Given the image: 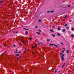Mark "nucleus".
<instances>
[{"mask_svg": "<svg viewBox=\"0 0 74 74\" xmlns=\"http://www.w3.org/2000/svg\"><path fill=\"white\" fill-rule=\"evenodd\" d=\"M38 31H39V32H41V30H39Z\"/></svg>", "mask_w": 74, "mask_h": 74, "instance_id": "26", "label": "nucleus"}, {"mask_svg": "<svg viewBox=\"0 0 74 74\" xmlns=\"http://www.w3.org/2000/svg\"><path fill=\"white\" fill-rule=\"evenodd\" d=\"M35 46H34V47H32V48H35Z\"/></svg>", "mask_w": 74, "mask_h": 74, "instance_id": "29", "label": "nucleus"}, {"mask_svg": "<svg viewBox=\"0 0 74 74\" xmlns=\"http://www.w3.org/2000/svg\"><path fill=\"white\" fill-rule=\"evenodd\" d=\"M23 29H25V30H29V29H26L25 28H23Z\"/></svg>", "mask_w": 74, "mask_h": 74, "instance_id": "9", "label": "nucleus"}, {"mask_svg": "<svg viewBox=\"0 0 74 74\" xmlns=\"http://www.w3.org/2000/svg\"><path fill=\"white\" fill-rule=\"evenodd\" d=\"M74 28H72L71 29L72 31H73V30H74Z\"/></svg>", "mask_w": 74, "mask_h": 74, "instance_id": "23", "label": "nucleus"}, {"mask_svg": "<svg viewBox=\"0 0 74 74\" xmlns=\"http://www.w3.org/2000/svg\"><path fill=\"white\" fill-rule=\"evenodd\" d=\"M16 56H19V55L18 54H16Z\"/></svg>", "mask_w": 74, "mask_h": 74, "instance_id": "19", "label": "nucleus"}, {"mask_svg": "<svg viewBox=\"0 0 74 74\" xmlns=\"http://www.w3.org/2000/svg\"><path fill=\"white\" fill-rule=\"evenodd\" d=\"M66 29H69V27H66Z\"/></svg>", "mask_w": 74, "mask_h": 74, "instance_id": "21", "label": "nucleus"}, {"mask_svg": "<svg viewBox=\"0 0 74 74\" xmlns=\"http://www.w3.org/2000/svg\"><path fill=\"white\" fill-rule=\"evenodd\" d=\"M32 53H34V52H32Z\"/></svg>", "mask_w": 74, "mask_h": 74, "instance_id": "44", "label": "nucleus"}, {"mask_svg": "<svg viewBox=\"0 0 74 74\" xmlns=\"http://www.w3.org/2000/svg\"><path fill=\"white\" fill-rule=\"evenodd\" d=\"M17 32H15V31H14L13 32V33L15 34V33H17Z\"/></svg>", "mask_w": 74, "mask_h": 74, "instance_id": "14", "label": "nucleus"}, {"mask_svg": "<svg viewBox=\"0 0 74 74\" xmlns=\"http://www.w3.org/2000/svg\"><path fill=\"white\" fill-rule=\"evenodd\" d=\"M35 28H36L37 29V28H38V27L37 26H36L35 27Z\"/></svg>", "mask_w": 74, "mask_h": 74, "instance_id": "20", "label": "nucleus"}, {"mask_svg": "<svg viewBox=\"0 0 74 74\" xmlns=\"http://www.w3.org/2000/svg\"><path fill=\"white\" fill-rule=\"evenodd\" d=\"M20 58H21V56H20L19 58H17V59H19Z\"/></svg>", "mask_w": 74, "mask_h": 74, "instance_id": "18", "label": "nucleus"}, {"mask_svg": "<svg viewBox=\"0 0 74 74\" xmlns=\"http://www.w3.org/2000/svg\"><path fill=\"white\" fill-rule=\"evenodd\" d=\"M67 16H65L64 18H66V17Z\"/></svg>", "mask_w": 74, "mask_h": 74, "instance_id": "32", "label": "nucleus"}, {"mask_svg": "<svg viewBox=\"0 0 74 74\" xmlns=\"http://www.w3.org/2000/svg\"><path fill=\"white\" fill-rule=\"evenodd\" d=\"M47 41H48V42L50 41V39H47Z\"/></svg>", "mask_w": 74, "mask_h": 74, "instance_id": "7", "label": "nucleus"}, {"mask_svg": "<svg viewBox=\"0 0 74 74\" xmlns=\"http://www.w3.org/2000/svg\"><path fill=\"white\" fill-rule=\"evenodd\" d=\"M2 3V1H1V2H0V3Z\"/></svg>", "mask_w": 74, "mask_h": 74, "instance_id": "41", "label": "nucleus"}, {"mask_svg": "<svg viewBox=\"0 0 74 74\" xmlns=\"http://www.w3.org/2000/svg\"><path fill=\"white\" fill-rule=\"evenodd\" d=\"M70 5H68V7H70Z\"/></svg>", "mask_w": 74, "mask_h": 74, "instance_id": "40", "label": "nucleus"}, {"mask_svg": "<svg viewBox=\"0 0 74 74\" xmlns=\"http://www.w3.org/2000/svg\"><path fill=\"white\" fill-rule=\"evenodd\" d=\"M60 27H59L58 28V30H60Z\"/></svg>", "mask_w": 74, "mask_h": 74, "instance_id": "11", "label": "nucleus"}, {"mask_svg": "<svg viewBox=\"0 0 74 74\" xmlns=\"http://www.w3.org/2000/svg\"><path fill=\"white\" fill-rule=\"evenodd\" d=\"M28 34V32H27V31H26L25 35H27Z\"/></svg>", "mask_w": 74, "mask_h": 74, "instance_id": "10", "label": "nucleus"}, {"mask_svg": "<svg viewBox=\"0 0 74 74\" xmlns=\"http://www.w3.org/2000/svg\"><path fill=\"white\" fill-rule=\"evenodd\" d=\"M23 44H25V42H23Z\"/></svg>", "mask_w": 74, "mask_h": 74, "instance_id": "43", "label": "nucleus"}, {"mask_svg": "<svg viewBox=\"0 0 74 74\" xmlns=\"http://www.w3.org/2000/svg\"><path fill=\"white\" fill-rule=\"evenodd\" d=\"M39 43V42H38V43Z\"/></svg>", "mask_w": 74, "mask_h": 74, "instance_id": "48", "label": "nucleus"}, {"mask_svg": "<svg viewBox=\"0 0 74 74\" xmlns=\"http://www.w3.org/2000/svg\"><path fill=\"white\" fill-rule=\"evenodd\" d=\"M65 31H66V29H64L62 30V32H65Z\"/></svg>", "mask_w": 74, "mask_h": 74, "instance_id": "6", "label": "nucleus"}, {"mask_svg": "<svg viewBox=\"0 0 74 74\" xmlns=\"http://www.w3.org/2000/svg\"><path fill=\"white\" fill-rule=\"evenodd\" d=\"M5 47H7V46H5Z\"/></svg>", "mask_w": 74, "mask_h": 74, "instance_id": "52", "label": "nucleus"}, {"mask_svg": "<svg viewBox=\"0 0 74 74\" xmlns=\"http://www.w3.org/2000/svg\"><path fill=\"white\" fill-rule=\"evenodd\" d=\"M53 10H52L51 11H47V13H49V12L52 13V12H53Z\"/></svg>", "mask_w": 74, "mask_h": 74, "instance_id": "2", "label": "nucleus"}, {"mask_svg": "<svg viewBox=\"0 0 74 74\" xmlns=\"http://www.w3.org/2000/svg\"><path fill=\"white\" fill-rule=\"evenodd\" d=\"M21 41H22V42H23V40H21Z\"/></svg>", "mask_w": 74, "mask_h": 74, "instance_id": "30", "label": "nucleus"}, {"mask_svg": "<svg viewBox=\"0 0 74 74\" xmlns=\"http://www.w3.org/2000/svg\"><path fill=\"white\" fill-rule=\"evenodd\" d=\"M23 53H25V51H24L23 52Z\"/></svg>", "mask_w": 74, "mask_h": 74, "instance_id": "36", "label": "nucleus"}, {"mask_svg": "<svg viewBox=\"0 0 74 74\" xmlns=\"http://www.w3.org/2000/svg\"><path fill=\"white\" fill-rule=\"evenodd\" d=\"M57 35H58V36H60V34H59L58 33H57Z\"/></svg>", "mask_w": 74, "mask_h": 74, "instance_id": "13", "label": "nucleus"}, {"mask_svg": "<svg viewBox=\"0 0 74 74\" xmlns=\"http://www.w3.org/2000/svg\"><path fill=\"white\" fill-rule=\"evenodd\" d=\"M50 32H53V30H50Z\"/></svg>", "mask_w": 74, "mask_h": 74, "instance_id": "17", "label": "nucleus"}, {"mask_svg": "<svg viewBox=\"0 0 74 74\" xmlns=\"http://www.w3.org/2000/svg\"><path fill=\"white\" fill-rule=\"evenodd\" d=\"M35 45L36 46L37 45V44H36Z\"/></svg>", "mask_w": 74, "mask_h": 74, "instance_id": "45", "label": "nucleus"}, {"mask_svg": "<svg viewBox=\"0 0 74 74\" xmlns=\"http://www.w3.org/2000/svg\"><path fill=\"white\" fill-rule=\"evenodd\" d=\"M38 34H40L38 33Z\"/></svg>", "mask_w": 74, "mask_h": 74, "instance_id": "42", "label": "nucleus"}, {"mask_svg": "<svg viewBox=\"0 0 74 74\" xmlns=\"http://www.w3.org/2000/svg\"><path fill=\"white\" fill-rule=\"evenodd\" d=\"M40 44H41V45H42V42H41L40 43Z\"/></svg>", "mask_w": 74, "mask_h": 74, "instance_id": "24", "label": "nucleus"}, {"mask_svg": "<svg viewBox=\"0 0 74 74\" xmlns=\"http://www.w3.org/2000/svg\"><path fill=\"white\" fill-rule=\"evenodd\" d=\"M40 43H38V45H40Z\"/></svg>", "mask_w": 74, "mask_h": 74, "instance_id": "38", "label": "nucleus"}, {"mask_svg": "<svg viewBox=\"0 0 74 74\" xmlns=\"http://www.w3.org/2000/svg\"><path fill=\"white\" fill-rule=\"evenodd\" d=\"M41 20H39V21H38V22H41Z\"/></svg>", "mask_w": 74, "mask_h": 74, "instance_id": "22", "label": "nucleus"}, {"mask_svg": "<svg viewBox=\"0 0 74 74\" xmlns=\"http://www.w3.org/2000/svg\"><path fill=\"white\" fill-rule=\"evenodd\" d=\"M56 70H57V69H56Z\"/></svg>", "mask_w": 74, "mask_h": 74, "instance_id": "47", "label": "nucleus"}, {"mask_svg": "<svg viewBox=\"0 0 74 74\" xmlns=\"http://www.w3.org/2000/svg\"><path fill=\"white\" fill-rule=\"evenodd\" d=\"M62 56H64V54H62Z\"/></svg>", "mask_w": 74, "mask_h": 74, "instance_id": "34", "label": "nucleus"}, {"mask_svg": "<svg viewBox=\"0 0 74 74\" xmlns=\"http://www.w3.org/2000/svg\"><path fill=\"white\" fill-rule=\"evenodd\" d=\"M61 44H62V45H63V43H62V42H61Z\"/></svg>", "mask_w": 74, "mask_h": 74, "instance_id": "25", "label": "nucleus"}, {"mask_svg": "<svg viewBox=\"0 0 74 74\" xmlns=\"http://www.w3.org/2000/svg\"><path fill=\"white\" fill-rule=\"evenodd\" d=\"M59 71H58V73H59Z\"/></svg>", "mask_w": 74, "mask_h": 74, "instance_id": "51", "label": "nucleus"}, {"mask_svg": "<svg viewBox=\"0 0 74 74\" xmlns=\"http://www.w3.org/2000/svg\"><path fill=\"white\" fill-rule=\"evenodd\" d=\"M32 39V38H31L30 39V40H31Z\"/></svg>", "mask_w": 74, "mask_h": 74, "instance_id": "27", "label": "nucleus"}, {"mask_svg": "<svg viewBox=\"0 0 74 74\" xmlns=\"http://www.w3.org/2000/svg\"><path fill=\"white\" fill-rule=\"evenodd\" d=\"M4 53H6V51H5V52H4Z\"/></svg>", "mask_w": 74, "mask_h": 74, "instance_id": "46", "label": "nucleus"}, {"mask_svg": "<svg viewBox=\"0 0 74 74\" xmlns=\"http://www.w3.org/2000/svg\"><path fill=\"white\" fill-rule=\"evenodd\" d=\"M19 53H21V51H20V52H19Z\"/></svg>", "mask_w": 74, "mask_h": 74, "instance_id": "39", "label": "nucleus"}, {"mask_svg": "<svg viewBox=\"0 0 74 74\" xmlns=\"http://www.w3.org/2000/svg\"><path fill=\"white\" fill-rule=\"evenodd\" d=\"M18 50H16V51H15L14 52V53H18Z\"/></svg>", "mask_w": 74, "mask_h": 74, "instance_id": "5", "label": "nucleus"}, {"mask_svg": "<svg viewBox=\"0 0 74 74\" xmlns=\"http://www.w3.org/2000/svg\"><path fill=\"white\" fill-rule=\"evenodd\" d=\"M62 53H64V51H62Z\"/></svg>", "mask_w": 74, "mask_h": 74, "instance_id": "35", "label": "nucleus"}, {"mask_svg": "<svg viewBox=\"0 0 74 74\" xmlns=\"http://www.w3.org/2000/svg\"><path fill=\"white\" fill-rule=\"evenodd\" d=\"M64 49V50H65V49H64V48H63Z\"/></svg>", "mask_w": 74, "mask_h": 74, "instance_id": "50", "label": "nucleus"}, {"mask_svg": "<svg viewBox=\"0 0 74 74\" xmlns=\"http://www.w3.org/2000/svg\"><path fill=\"white\" fill-rule=\"evenodd\" d=\"M52 36H53V37H55L56 36L55 35H53V34H52Z\"/></svg>", "mask_w": 74, "mask_h": 74, "instance_id": "12", "label": "nucleus"}, {"mask_svg": "<svg viewBox=\"0 0 74 74\" xmlns=\"http://www.w3.org/2000/svg\"><path fill=\"white\" fill-rule=\"evenodd\" d=\"M56 72H57V71H54V73H56Z\"/></svg>", "mask_w": 74, "mask_h": 74, "instance_id": "31", "label": "nucleus"}, {"mask_svg": "<svg viewBox=\"0 0 74 74\" xmlns=\"http://www.w3.org/2000/svg\"><path fill=\"white\" fill-rule=\"evenodd\" d=\"M49 45H52V46H53V45H54L55 47H56V48H58V46H57L55 44H49Z\"/></svg>", "mask_w": 74, "mask_h": 74, "instance_id": "1", "label": "nucleus"}, {"mask_svg": "<svg viewBox=\"0 0 74 74\" xmlns=\"http://www.w3.org/2000/svg\"><path fill=\"white\" fill-rule=\"evenodd\" d=\"M61 57H62L61 60L62 61H63V60H64V57H63V56H61Z\"/></svg>", "mask_w": 74, "mask_h": 74, "instance_id": "3", "label": "nucleus"}, {"mask_svg": "<svg viewBox=\"0 0 74 74\" xmlns=\"http://www.w3.org/2000/svg\"><path fill=\"white\" fill-rule=\"evenodd\" d=\"M36 33H37V34H38V32H36Z\"/></svg>", "mask_w": 74, "mask_h": 74, "instance_id": "33", "label": "nucleus"}, {"mask_svg": "<svg viewBox=\"0 0 74 74\" xmlns=\"http://www.w3.org/2000/svg\"><path fill=\"white\" fill-rule=\"evenodd\" d=\"M60 54L61 55H62V53H61Z\"/></svg>", "mask_w": 74, "mask_h": 74, "instance_id": "37", "label": "nucleus"}, {"mask_svg": "<svg viewBox=\"0 0 74 74\" xmlns=\"http://www.w3.org/2000/svg\"><path fill=\"white\" fill-rule=\"evenodd\" d=\"M71 37H72V38H73L74 37V34H72L71 35Z\"/></svg>", "mask_w": 74, "mask_h": 74, "instance_id": "4", "label": "nucleus"}, {"mask_svg": "<svg viewBox=\"0 0 74 74\" xmlns=\"http://www.w3.org/2000/svg\"><path fill=\"white\" fill-rule=\"evenodd\" d=\"M25 49H26V48H25Z\"/></svg>", "mask_w": 74, "mask_h": 74, "instance_id": "49", "label": "nucleus"}, {"mask_svg": "<svg viewBox=\"0 0 74 74\" xmlns=\"http://www.w3.org/2000/svg\"><path fill=\"white\" fill-rule=\"evenodd\" d=\"M15 46H16L15 45H14V47H15Z\"/></svg>", "mask_w": 74, "mask_h": 74, "instance_id": "28", "label": "nucleus"}, {"mask_svg": "<svg viewBox=\"0 0 74 74\" xmlns=\"http://www.w3.org/2000/svg\"><path fill=\"white\" fill-rule=\"evenodd\" d=\"M67 26V24H66L65 25H64V26Z\"/></svg>", "mask_w": 74, "mask_h": 74, "instance_id": "16", "label": "nucleus"}, {"mask_svg": "<svg viewBox=\"0 0 74 74\" xmlns=\"http://www.w3.org/2000/svg\"><path fill=\"white\" fill-rule=\"evenodd\" d=\"M66 52L67 53H69V50H66Z\"/></svg>", "mask_w": 74, "mask_h": 74, "instance_id": "8", "label": "nucleus"}, {"mask_svg": "<svg viewBox=\"0 0 74 74\" xmlns=\"http://www.w3.org/2000/svg\"><path fill=\"white\" fill-rule=\"evenodd\" d=\"M65 64V63H64V64L62 66V68H63V67L64 66Z\"/></svg>", "mask_w": 74, "mask_h": 74, "instance_id": "15", "label": "nucleus"}]
</instances>
